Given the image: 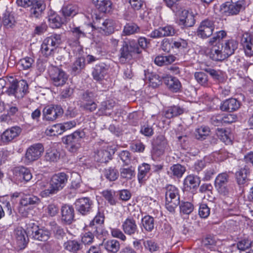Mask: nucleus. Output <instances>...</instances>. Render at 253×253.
Segmentation results:
<instances>
[{"label": "nucleus", "instance_id": "1", "mask_svg": "<svg viewBox=\"0 0 253 253\" xmlns=\"http://www.w3.org/2000/svg\"><path fill=\"white\" fill-rule=\"evenodd\" d=\"M68 179V176L66 173L58 172L52 176L49 184L46 180L38 181L36 186L41 190V195L42 197H46L62 189L66 185Z\"/></svg>", "mask_w": 253, "mask_h": 253}, {"label": "nucleus", "instance_id": "2", "mask_svg": "<svg viewBox=\"0 0 253 253\" xmlns=\"http://www.w3.org/2000/svg\"><path fill=\"white\" fill-rule=\"evenodd\" d=\"M7 82L10 84L8 87L10 93L18 97H23L27 93L28 85L26 82L23 80L18 82L12 77H9L0 79V94L3 92V89L7 84Z\"/></svg>", "mask_w": 253, "mask_h": 253}, {"label": "nucleus", "instance_id": "3", "mask_svg": "<svg viewBox=\"0 0 253 253\" xmlns=\"http://www.w3.org/2000/svg\"><path fill=\"white\" fill-rule=\"evenodd\" d=\"M61 36L53 34L47 37L42 42L41 47L42 54L45 57L53 56L54 51L62 43Z\"/></svg>", "mask_w": 253, "mask_h": 253}, {"label": "nucleus", "instance_id": "4", "mask_svg": "<svg viewBox=\"0 0 253 253\" xmlns=\"http://www.w3.org/2000/svg\"><path fill=\"white\" fill-rule=\"evenodd\" d=\"M165 190L166 208L170 212H174L180 203L179 190L175 186L170 184L166 186Z\"/></svg>", "mask_w": 253, "mask_h": 253}, {"label": "nucleus", "instance_id": "5", "mask_svg": "<svg viewBox=\"0 0 253 253\" xmlns=\"http://www.w3.org/2000/svg\"><path fill=\"white\" fill-rule=\"evenodd\" d=\"M141 50L136 43L130 42L129 45L127 43L124 44L120 50L119 61L121 64H125L132 58V53L139 54Z\"/></svg>", "mask_w": 253, "mask_h": 253}, {"label": "nucleus", "instance_id": "6", "mask_svg": "<svg viewBox=\"0 0 253 253\" xmlns=\"http://www.w3.org/2000/svg\"><path fill=\"white\" fill-rule=\"evenodd\" d=\"M43 152L44 147L41 143H36L30 146L26 150L24 163L28 165L38 160L42 156Z\"/></svg>", "mask_w": 253, "mask_h": 253}, {"label": "nucleus", "instance_id": "7", "mask_svg": "<svg viewBox=\"0 0 253 253\" xmlns=\"http://www.w3.org/2000/svg\"><path fill=\"white\" fill-rule=\"evenodd\" d=\"M196 14L191 9H182L181 8L176 14L178 24L183 27L193 26L195 23Z\"/></svg>", "mask_w": 253, "mask_h": 253}, {"label": "nucleus", "instance_id": "8", "mask_svg": "<svg viewBox=\"0 0 253 253\" xmlns=\"http://www.w3.org/2000/svg\"><path fill=\"white\" fill-rule=\"evenodd\" d=\"M84 133L83 131H76L64 138L63 142L67 145L69 151L76 152L81 147L82 138L84 137Z\"/></svg>", "mask_w": 253, "mask_h": 253}, {"label": "nucleus", "instance_id": "9", "mask_svg": "<svg viewBox=\"0 0 253 253\" xmlns=\"http://www.w3.org/2000/svg\"><path fill=\"white\" fill-rule=\"evenodd\" d=\"M17 4L23 7H31V13L33 16L38 17L45 9L43 1H16Z\"/></svg>", "mask_w": 253, "mask_h": 253}, {"label": "nucleus", "instance_id": "10", "mask_svg": "<svg viewBox=\"0 0 253 253\" xmlns=\"http://www.w3.org/2000/svg\"><path fill=\"white\" fill-rule=\"evenodd\" d=\"M115 22L112 19H97L94 22L92 28L98 30L99 32L105 35H109L114 32Z\"/></svg>", "mask_w": 253, "mask_h": 253}, {"label": "nucleus", "instance_id": "11", "mask_svg": "<svg viewBox=\"0 0 253 253\" xmlns=\"http://www.w3.org/2000/svg\"><path fill=\"white\" fill-rule=\"evenodd\" d=\"M214 29L213 21L207 19L201 22L197 29V34L199 37L206 39L212 34Z\"/></svg>", "mask_w": 253, "mask_h": 253}, {"label": "nucleus", "instance_id": "12", "mask_svg": "<svg viewBox=\"0 0 253 253\" xmlns=\"http://www.w3.org/2000/svg\"><path fill=\"white\" fill-rule=\"evenodd\" d=\"M152 144L154 153L158 156L163 155L166 150L168 151L170 150L167 139L162 135H159L154 139Z\"/></svg>", "mask_w": 253, "mask_h": 253}, {"label": "nucleus", "instance_id": "13", "mask_svg": "<svg viewBox=\"0 0 253 253\" xmlns=\"http://www.w3.org/2000/svg\"><path fill=\"white\" fill-rule=\"evenodd\" d=\"M63 113L62 108L58 105L48 106L43 110V118L47 121H53L61 117Z\"/></svg>", "mask_w": 253, "mask_h": 253}, {"label": "nucleus", "instance_id": "14", "mask_svg": "<svg viewBox=\"0 0 253 253\" xmlns=\"http://www.w3.org/2000/svg\"><path fill=\"white\" fill-rule=\"evenodd\" d=\"M242 7V5L238 1H226L220 6V10L225 15H235L239 13Z\"/></svg>", "mask_w": 253, "mask_h": 253}, {"label": "nucleus", "instance_id": "15", "mask_svg": "<svg viewBox=\"0 0 253 253\" xmlns=\"http://www.w3.org/2000/svg\"><path fill=\"white\" fill-rule=\"evenodd\" d=\"M50 77L54 85L57 86L63 85L68 78L67 74L58 68H54L51 71Z\"/></svg>", "mask_w": 253, "mask_h": 253}, {"label": "nucleus", "instance_id": "16", "mask_svg": "<svg viewBox=\"0 0 253 253\" xmlns=\"http://www.w3.org/2000/svg\"><path fill=\"white\" fill-rule=\"evenodd\" d=\"M75 206L77 210L82 214L86 215L92 210L93 202L88 198H82L76 200Z\"/></svg>", "mask_w": 253, "mask_h": 253}, {"label": "nucleus", "instance_id": "17", "mask_svg": "<svg viewBox=\"0 0 253 253\" xmlns=\"http://www.w3.org/2000/svg\"><path fill=\"white\" fill-rule=\"evenodd\" d=\"M14 178L18 182H28L32 178L29 169L24 167H16L13 169Z\"/></svg>", "mask_w": 253, "mask_h": 253}, {"label": "nucleus", "instance_id": "18", "mask_svg": "<svg viewBox=\"0 0 253 253\" xmlns=\"http://www.w3.org/2000/svg\"><path fill=\"white\" fill-rule=\"evenodd\" d=\"M13 237L18 247L22 249L25 248L28 242L26 231L21 227L16 228L14 231Z\"/></svg>", "mask_w": 253, "mask_h": 253}, {"label": "nucleus", "instance_id": "19", "mask_svg": "<svg viewBox=\"0 0 253 253\" xmlns=\"http://www.w3.org/2000/svg\"><path fill=\"white\" fill-rule=\"evenodd\" d=\"M210 51L209 53L211 59L215 61H222L227 58L222 47L219 43L210 45Z\"/></svg>", "mask_w": 253, "mask_h": 253}, {"label": "nucleus", "instance_id": "20", "mask_svg": "<svg viewBox=\"0 0 253 253\" xmlns=\"http://www.w3.org/2000/svg\"><path fill=\"white\" fill-rule=\"evenodd\" d=\"M228 176L226 173H222L218 175L215 180V186L218 192L223 195H226L229 192L227 186Z\"/></svg>", "mask_w": 253, "mask_h": 253}, {"label": "nucleus", "instance_id": "21", "mask_svg": "<svg viewBox=\"0 0 253 253\" xmlns=\"http://www.w3.org/2000/svg\"><path fill=\"white\" fill-rule=\"evenodd\" d=\"M175 33L174 28L170 25L160 27L153 31L150 34V37L152 38H159L166 36H172Z\"/></svg>", "mask_w": 253, "mask_h": 253}, {"label": "nucleus", "instance_id": "22", "mask_svg": "<svg viewBox=\"0 0 253 253\" xmlns=\"http://www.w3.org/2000/svg\"><path fill=\"white\" fill-rule=\"evenodd\" d=\"M122 228L126 235L129 236L133 235L138 231L136 221L133 217L127 218L122 223Z\"/></svg>", "mask_w": 253, "mask_h": 253}, {"label": "nucleus", "instance_id": "23", "mask_svg": "<svg viewBox=\"0 0 253 253\" xmlns=\"http://www.w3.org/2000/svg\"><path fill=\"white\" fill-rule=\"evenodd\" d=\"M241 44L247 56H253V38L249 33H246L242 35Z\"/></svg>", "mask_w": 253, "mask_h": 253}, {"label": "nucleus", "instance_id": "24", "mask_svg": "<svg viewBox=\"0 0 253 253\" xmlns=\"http://www.w3.org/2000/svg\"><path fill=\"white\" fill-rule=\"evenodd\" d=\"M113 150L107 147L99 149L94 155L95 160L100 163H107L111 160L112 156L114 154Z\"/></svg>", "mask_w": 253, "mask_h": 253}, {"label": "nucleus", "instance_id": "25", "mask_svg": "<svg viewBox=\"0 0 253 253\" xmlns=\"http://www.w3.org/2000/svg\"><path fill=\"white\" fill-rule=\"evenodd\" d=\"M21 132V129L19 126H13L5 130L1 135V139L5 143L12 141L18 137Z\"/></svg>", "mask_w": 253, "mask_h": 253}, {"label": "nucleus", "instance_id": "26", "mask_svg": "<svg viewBox=\"0 0 253 253\" xmlns=\"http://www.w3.org/2000/svg\"><path fill=\"white\" fill-rule=\"evenodd\" d=\"M31 231L35 239L41 241H47L50 236L49 231L45 229L39 228L38 226L33 224Z\"/></svg>", "mask_w": 253, "mask_h": 253}, {"label": "nucleus", "instance_id": "27", "mask_svg": "<svg viewBox=\"0 0 253 253\" xmlns=\"http://www.w3.org/2000/svg\"><path fill=\"white\" fill-rule=\"evenodd\" d=\"M200 182V178L198 176L190 174L184 180V188L186 191L195 190L199 186Z\"/></svg>", "mask_w": 253, "mask_h": 253}, {"label": "nucleus", "instance_id": "28", "mask_svg": "<svg viewBox=\"0 0 253 253\" xmlns=\"http://www.w3.org/2000/svg\"><path fill=\"white\" fill-rule=\"evenodd\" d=\"M221 45L228 58L233 54L235 51L237 49L238 42L236 40L231 39L223 41Z\"/></svg>", "mask_w": 253, "mask_h": 253}, {"label": "nucleus", "instance_id": "29", "mask_svg": "<svg viewBox=\"0 0 253 253\" xmlns=\"http://www.w3.org/2000/svg\"><path fill=\"white\" fill-rule=\"evenodd\" d=\"M61 220L64 223L70 224L74 220V209L72 206L65 205L61 209Z\"/></svg>", "mask_w": 253, "mask_h": 253}, {"label": "nucleus", "instance_id": "30", "mask_svg": "<svg viewBox=\"0 0 253 253\" xmlns=\"http://www.w3.org/2000/svg\"><path fill=\"white\" fill-rule=\"evenodd\" d=\"M150 169V165L147 163H144L139 166L137 178L140 184H144L145 183L149 177Z\"/></svg>", "mask_w": 253, "mask_h": 253}, {"label": "nucleus", "instance_id": "31", "mask_svg": "<svg viewBox=\"0 0 253 253\" xmlns=\"http://www.w3.org/2000/svg\"><path fill=\"white\" fill-rule=\"evenodd\" d=\"M240 106L239 101L234 98H230L221 103L220 108L223 111L232 112L238 110Z\"/></svg>", "mask_w": 253, "mask_h": 253}, {"label": "nucleus", "instance_id": "32", "mask_svg": "<svg viewBox=\"0 0 253 253\" xmlns=\"http://www.w3.org/2000/svg\"><path fill=\"white\" fill-rule=\"evenodd\" d=\"M164 83L171 91L176 92L181 87V84L178 79L172 76H167L164 78Z\"/></svg>", "mask_w": 253, "mask_h": 253}, {"label": "nucleus", "instance_id": "33", "mask_svg": "<svg viewBox=\"0 0 253 253\" xmlns=\"http://www.w3.org/2000/svg\"><path fill=\"white\" fill-rule=\"evenodd\" d=\"M186 171V168L179 164L173 165L170 167L168 174L172 178H180L182 177Z\"/></svg>", "mask_w": 253, "mask_h": 253}, {"label": "nucleus", "instance_id": "34", "mask_svg": "<svg viewBox=\"0 0 253 253\" xmlns=\"http://www.w3.org/2000/svg\"><path fill=\"white\" fill-rule=\"evenodd\" d=\"M61 11L65 17L74 16L78 12V7L74 3L65 2L62 6Z\"/></svg>", "mask_w": 253, "mask_h": 253}, {"label": "nucleus", "instance_id": "35", "mask_svg": "<svg viewBox=\"0 0 253 253\" xmlns=\"http://www.w3.org/2000/svg\"><path fill=\"white\" fill-rule=\"evenodd\" d=\"M176 59V57L173 55H158L155 58L154 62L159 66H166L172 64Z\"/></svg>", "mask_w": 253, "mask_h": 253}, {"label": "nucleus", "instance_id": "36", "mask_svg": "<svg viewBox=\"0 0 253 253\" xmlns=\"http://www.w3.org/2000/svg\"><path fill=\"white\" fill-rule=\"evenodd\" d=\"M143 245L145 250L150 253H158L161 250L159 244L153 239L143 240Z\"/></svg>", "mask_w": 253, "mask_h": 253}, {"label": "nucleus", "instance_id": "37", "mask_svg": "<svg viewBox=\"0 0 253 253\" xmlns=\"http://www.w3.org/2000/svg\"><path fill=\"white\" fill-rule=\"evenodd\" d=\"M142 229L147 232H152L154 229L155 219L149 215H145L141 219Z\"/></svg>", "mask_w": 253, "mask_h": 253}, {"label": "nucleus", "instance_id": "38", "mask_svg": "<svg viewBox=\"0 0 253 253\" xmlns=\"http://www.w3.org/2000/svg\"><path fill=\"white\" fill-rule=\"evenodd\" d=\"M63 247L70 252L76 253L82 249L83 246L77 240H70L64 243Z\"/></svg>", "mask_w": 253, "mask_h": 253}, {"label": "nucleus", "instance_id": "39", "mask_svg": "<svg viewBox=\"0 0 253 253\" xmlns=\"http://www.w3.org/2000/svg\"><path fill=\"white\" fill-rule=\"evenodd\" d=\"M103 246L106 251L113 253H116L120 248L119 242L114 239L104 242Z\"/></svg>", "mask_w": 253, "mask_h": 253}, {"label": "nucleus", "instance_id": "40", "mask_svg": "<svg viewBox=\"0 0 253 253\" xmlns=\"http://www.w3.org/2000/svg\"><path fill=\"white\" fill-rule=\"evenodd\" d=\"M250 173V169L246 167L241 169L239 171H238L236 173V179L239 185H243L245 184L248 180L247 177Z\"/></svg>", "mask_w": 253, "mask_h": 253}, {"label": "nucleus", "instance_id": "41", "mask_svg": "<svg viewBox=\"0 0 253 253\" xmlns=\"http://www.w3.org/2000/svg\"><path fill=\"white\" fill-rule=\"evenodd\" d=\"M85 66V58L83 57H79L72 65L71 68L72 72L75 74H79L84 69Z\"/></svg>", "mask_w": 253, "mask_h": 253}, {"label": "nucleus", "instance_id": "42", "mask_svg": "<svg viewBox=\"0 0 253 253\" xmlns=\"http://www.w3.org/2000/svg\"><path fill=\"white\" fill-rule=\"evenodd\" d=\"M183 109L179 106H171L168 108L165 111V116L168 119H171L174 117L183 114Z\"/></svg>", "mask_w": 253, "mask_h": 253}, {"label": "nucleus", "instance_id": "43", "mask_svg": "<svg viewBox=\"0 0 253 253\" xmlns=\"http://www.w3.org/2000/svg\"><path fill=\"white\" fill-rule=\"evenodd\" d=\"M145 77L149 81L150 85L154 88L158 87L161 84L160 77L155 73H145Z\"/></svg>", "mask_w": 253, "mask_h": 253}, {"label": "nucleus", "instance_id": "44", "mask_svg": "<svg viewBox=\"0 0 253 253\" xmlns=\"http://www.w3.org/2000/svg\"><path fill=\"white\" fill-rule=\"evenodd\" d=\"M114 104L115 102L113 101L102 102L98 110L99 113L101 115H110L111 114L110 111L113 109Z\"/></svg>", "mask_w": 253, "mask_h": 253}, {"label": "nucleus", "instance_id": "45", "mask_svg": "<svg viewBox=\"0 0 253 253\" xmlns=\"http://www.w3.org/2000/svg\"><path fill=\"white\" fill-rule=\"evenodd\" d=\"M95 2L94 4L100 12H109L112 9L111 1H95Z\"/></svg>", "mask_w": 253, "mask_h": 253}, {"label": "nucleus", "instance_id": "46", "mask_svg": "<svg viewBox=\"0 0 253 253\" xmlns=\"http://www.w3.org/2000/svg\"><path fill=\"white\" fill-rule=\"evenodd\" d=\"M121 178L126 180L131 179L135 176V170L132 167L123 168L120 169Z\"/></svg>", "mask_w": 253, "mask_h": 253}, {"label": "nucleus", "instance_id": "47", "mask_svg": "<svg viewBox=\"0 0 253 253\" xmlns=\"http://www.w3.org/2000/svg\"><path fill=\"white\" fill-rule=\"evenodd\" d=\"M140 28L135 23H127L124 28L123 33L126 36H129L140 32Z\"/></svg>", "mask_w": 253, "mask_h": 253}, {"label": "nucleus", "instance_id": "48", "mask_svg": "<svg viewBox=\"0 0 253 253\" xmlns=\"http://www.w3.org/2000/svg\"><path fill=\"white\" fill-rule=\"evenodd\" d=\"M102 196L111 205H115L117 200L115 198L116 192L111 190H105L102 192Z\"/></svg>", "mask_w": 253, "mask_h": 253}, {"label": "nucleus", "instance_id": "49", "mask_svg": "<svg viewBox=\"0 0 253 253\" xmlns=\"http://www.w3.org/2000/svg\"><path fill=\"white\" fill-rule=\"evenodd\" d=\"M106 74V70L104 68L100 66H96L93 70L92 75L93 79L96 81H101Z\"/></svg>", "mask_w": 253, "mask_h": 253}, {"label": "nucleus", "instance_id": "50", "mask_svg": "<svg viewBox=\"0 0 253 253\" xmlns=\"http://www.w3.org/2000/svg\"><path fill=\"white\" fill-rule=\"evenodd\" d=\"M2 22L5 28H12L15 25L16 21L12 14L6 12L3 15Z\"/></svg>", "mask_w": 253, "mask_h": 253}, {"label": "nucleus", "instance_id": "51", "mask_svg": "<svg viewBox=\"0 0 253 253\" xmlns=\"http://www.w3.org/2000/svg\"><path fill=\"white\" fill-rule=\"evenodd\" d=\"M47 135L52 136L61 134L63 133V129L60 124L54 125L46 128L45 131Z\"/></svg>", "mask_w": 253, "mask_h": 253}, {"label": "nucleus", "instance_id": "52", "mask_svg": "<svg viewBox=\"0 0 253 253\" xmlns=\"http://www.w3.org/2000/svg\"><path fill=\"white\" fill-rule=\"evenodd\" d=\"M49 25L52 28H58L62 24L61 18L55 13L49 15Z\"/></svg>", "mask_w": 253, "mask_h": 253}, {"label": "nucleus", "instance_id": "53", "mask_svg": "<svg viewBox=\"0 0 253 253\" xmlns=\"http://www.w3.org/2000/svg\"><path fill=\"white\" fill-rule=\"evenodd\" d=\"M40 199L33 195H26L23 197L20 201V205L22 206H27L29 205H34L39 202Z\"/></svg>", "mask_w": 253, "mask_h": 253}, {"label": "nucleus", "instance_id": "54", "mask_svg": "<svg viewBox=\"0 0 253 253\" xmlns=\"http://www.w3.org/2000/svg\"><path fill=\"white\" fill-rule=\"evenodd\" d=\"M59 157V153L55 149L48 150L45 155L46 161L53 162H57Z\"/></svg>", "mask_w": 253, "mask_h": 253}, {"label": "nucleus", "instance_id": "55", "mask_svg": "<svg viewBox=\"0 0 253 253\" xmlns=\"http://www.w3.org/2000/svg\"><path fill=\"white\" fill-rule=\"evenodd\" d=\"M34 62L32 58L26 57L20 60L18 65L23 70H28L32 67Z\"/></svg>", "mask_w": 253, "mask_h": 253}, {"label": "nucleus", "instance_id": "56", "mask_svg": "<svg viewBox=\"0 0 253 253\" xmlns=\"http://www.w3.org/2000/svg\"><path fill=\"white\" fill-rule=\"evenodd\" d=\"M105 176L110 181L116 180L119 176V172L115 168H109L105 170Z\"/></svg>", "mask_w": 253, "mask_h": 253}, {"label": "nucleus", "instance_id": "57", "mask_svg": "<svg viewBox=\"0 0 253 253\" xmlns=\"http://www.w3.org/2000/svg\"><path fill=\"white\" fill-rule=\"evenodd\" d=\"M194 77L198 83L204 86L208 84V79L207 75L203 72H196Z\"/></svg>", "mask_w": 253, "mask_h": 253}, {"label": "nucleus", "instance_id": "58", "mask_svg": "<svg viewBox=\"0 0 253 253\" xmlns=\"http://www.w3.org/2000/svg\"><path fill=\"white\" fill-rule=\"evenodd\" d=\"M81 107L85 111L88 112H93L95 110L97 107L96 103L93 100H85L81 104Z\"/></svg>", "mask_w": 253, "mask_h": 253}, {"label": "nucleus", "instance_id": "59", "mask_svg": "<svg viewBox=\"0 0 253 253\" xmlns=\"http://www.w3.org/2000/svg\"><path fill=\"white\" fill-rule=\"evenodd\" d=\"M227 36L226 32L224 30H221L216 32L213 36L209 41L210 45H213L216 41H219L225 38Z\"/></svg>", "mask_w": 253, "mask_h": 253}, {"label": "nucleus", "instance_id": "60", "mask_svg": "<svg viewBox=\"0 0 253 253\" xmlns=\"http://www.w3.org/2000/svg\"><path fill=\"white\" fill-rule=\"evenodd\" d=\"M210 214V208L204 203L200 205L199 209V214L201 218H207Z\"/></svg>", "mask_w": 253, "mask_h": 253}, {"label": "nucleus", "instance_id": "61", "mask_svg": "<svg viewBox=\"0 0 253 253\" xmlns=\"http://www.w3.org/2000/svg\"><path fill=\"white\" fill-rule=\"evenodd\" d=\"M180 212L183 214H189L194 210L193 204L190 202H184L180 206Z\"/></svg>", "mask_w": 253, "mask_h": 253}, {"label": "nucleus", "instance_id": "62", "mask_svg": "<svg viewBox=\"0 0 253 253\" xmlns=\"http://www.w3.org/2000/svg\"><path fill=\"white\" fill-rule=\"evenodd\" d=\"M172 48L181 49L185 48L187 46V42L185 40L179 39L177 40H171Z\"/></svg>", "mask_w": 253, "mask_h": 253}, {"label": "nucleus", "instance_id": "63", "mask_svg": "<svg viewBox=\"0 0 253 253\" xmlns=\"http://www.w3.org/2000/svg\"><path fill=\"white\" fill-rule=\"evenodd\" d=\"M104 215L103 212L98 211L97 214L93 220L90 222V226H94L95 224H101L104 222Z\"/></svg>", "mask_w": 253, "mask_h": 253}, {"label": "nucleus", "instance_id": "64", "mask_svg": "<svg viewBox=\"0 0 253 253\" xmlns=\"http://www.w3.org/2000/svg\"><path fill=\"white\" fill-rule=\"evenodd\" d=\"M210 157L206 156L205 157L203 160L198 161L195 164V169L197 171L201 170L206 167L207 163H210Z\"/></svg>", "mask_w": 253, "mask_h": 253}]
</instances>
